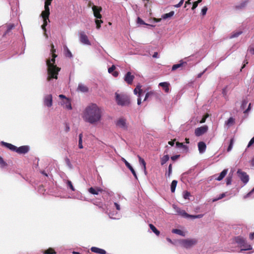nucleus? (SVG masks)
Instances as JSON below:
<instances>
[{"label":"nucleus","mask_w":254,"mask_h":254,"mask_svg":"<svg viewBox=\"0 0 254 254\" xmlns=\"http://www.w3.org/2000/svg\"><path fill=\"white\" fill-rule=\"evenodd\" d=\"M102 111L97 104L91 103L88 105L82 113V118L85 122L96 125L102 119Z\"/></svg>","instance_id":"nucleus-1"},{"label":"nucleus","mask_w":254,"mask_h":254,"mask_svg":"<svg viewBox=\"0 0 254 254\" xmlns=\"http://www.w3.org/2000/svg\"><path fill=\"white\" fill-rule=\"evenodd\" d=\"M57 57L56 54H53L51 60H47V65L48 66L47 80L50 81L52 78L58 79V75L61 68L58 67L55 64V58Z\"/></svg>","instance_id":"nucleus-2"},{"label":"nucleus","mask_w":254,"mask_h":254,"mask_svg":"<svg viewBox=\"0 0 254 254\" xmlns=\"http://www.w3.org/2000/svg\"><path fill=\"white\" fill-rule=\"evenodd\" d=\"M233 240L240 247L242 248L241 252L252 249V246L247 243L246 239L241 236L234 237Z\"/></svg>","instance_id":"nucleus-3"},{"label":"nucleus","mask_w":254,"mask_h":254,"mask_svg":"<svg viewBox=\"0 0 254 254\" xmlns=\"http://www.w3.org/2000/svg\"><path fill=\"white\" fill-rule=\"evenodd\" d=\"M116 101L118 105L124 106H128L130 104V99L128 95L125 94L115 93Z\"/></svg>","instance_id":"nucleus-4"},{"label":"nucleus","mask_w":254,"mask_h":254,"mask_svg":"<svg viewBox=\"0 0 254 254\" xmlns=\"http://www.w3.org/2000/svg\"><path fill=\"white\" fill-rule=\"evenodd\" d=\"M197 240L195 239H183L180 241V244L186 248H190L196 244Z\"/></svg>","instance_id":"nucleus-5"},{"label":"nucleus","mask_w":254,"mask_h":254,"mask_svg":"<svg viewBox=\"0 0 254 254\" xmlns=\"http://www.w3.org/2000/svg\"><path fill=\"white\" fill-rule=\"evenodd\" d=\"M116 126L123 130H127L128 126L127 120L124 118H119L116 122Z\"/></svg>","instance_id":"nucleus-6"},{"label":"nucleus","mask_w":254,"mask_h":254,"mask_svg":"<svg viewBox=\"0 0 254 254\" xmlns=\"http://www.w3.org/2000/svg\"><path fill=\"white\" fill-rule=\"evenodd\" d=\"M237 173L244 184H246L249 182V176L246 172L242 171L241 169H238Z\"/></svg>","instance_id":"nucleus-7"},{"label":"nucleus","mask_w":254,"mask_h":254,"mask_svg":"<svg viewBox=\"0 0 254 254\" xmlns=\"http://www.w3.org/2000/svg\"><path fill=\"white\" fill-rule=\"evenodd\" d=\"M227 172L228 169H224L218 177L216 174L210 177L209 178V181H212L213 179H214L215 180L220 181L226 176Z\"/></svg>","instance_id":"nucleus-8"},{"label":"nucleus","mask_w":254,"mask_h":254,"mask_svg":"<svg viewBox=\"0 0 254 254\" xmlns=\"http://www.w3.org/2000/svg\"><path fill=\"white\" fill-rule=\"evenodd\" d=\"M80 41L84 45H90L91 43L88 40L87 36L85 32L81 31L79 33Z\"/></svg>","instance_id":"nucleus-9"},{"label":"nucleus","mask_w":254,"mask_h":254,"mask_svg":"<svg viewBox=\"0 0 254 254\" xmlns=\"http://www.w3.org/2000/svg\"><path fill=\"white\" fill-rule=\"evenodd\" d=\"M141 85L138 84L136 86V88L134 89L133 92L134 94H138V98H137V104L138 105L141 104V96L142 93V89H141Z\"/></svg>","instance_id":"nucleus-10"},{"label":"nucleus","mask_w":254,"mask_h":254,"mask_svg":"<svg viewBox=\"0 0 254 254\" xmlns=\"http://www.w3.org/2000/svg\"><path fill=\"white\" fill-rule=\"evenodd\" d=\"M208 130V127L206 126H204L197 127L195 129V134L197 136H199L204 134L207 132Z\"/></svg>","instance_id":"nucleus-11"},{"label":"nucleus","mask_w":254,"mask_h":254,"mask_svg":"<svg viewBox=\"0 0 254 254\" xmlns=\"http://www.w3.org/2000/svg\"><path fill=\"white\" fill-rule=\"evenodd\" d=\"M92 10L93 11L94 16L97 19H101L102 18V15L100 14V12L102 10L101 7L93 5L92 6Z\"/></svg>","instance_id":"nucleus-12"},{"label":"nucleus","mask_w":254,"mask_h":254,"mask_svg":"<svg viewBox=\"0 0 254 254\" xmlns=\"http://www.w3.org/2000/svg\"><path fill=\"white\" fill-rule=\"evenodd\" d=\"M44 103L45 105L48 107H50L52 106L53 104V98L51 94H49L45 96L44 99Z\"/></svg>","instance_id":"nucleus-13"},{"label":"nucleus","mask_w":254,"mask_h":254,"mask_svg":"<svg viewBox=\"0 0 254 254\" xmlns=\"http://www.w3.org/2000/svg\"><path fill=\"white\" fill-rule=\"evenodd\" d=\"M173 207L178 214L184 217L188 218L189 214H188L184 210L181 209L175 205H173Z\"/></svg>","instance_id":"nucleus-14"},{"label":"nucleus","mask_w":254,"mask_h":254,"mask_svg":"<svg viewBox=\"0 0 254 254\" xmlns=\"http://www.w3.org/2000/svg\"><path fill=\"white\" fill-rule=\"evenodd\" d=\"M134 78V76L131 75V72H127L125 76L124 80L128 84H131Z\"/></svg>","instance_id":"nucleus-15"},{"label":"nucleus","mask_w":254,"mask_h":254,"mask_svg":"<svg viewBox=\"0 0 254 254\" xmlns=\"http://www.w3.org/2000/svg\"><path fill=\"white\" fill-rule=\"evenodd\" d=\"M29 148L28 146L24 145L19 147H17L15 152L18 154H26L28 152Z\"/></svg>","instance_id":"nucleus-16"},{"label":"nucleus","mask_w":254,"mask_h":254,"mask_svg":"<svg viewBox=\"0 0 254 254\" xmlns=\"http://www.w3.org/2000/svg\"><path fill=\"white\" fill-rule=\"evenodd\" d=\"M103 191V190L99 187H97L96 188L91 187L88 190V191L90 193H91L92 194H96V195L98 194L99 192H101Z\"/></svg>","instance_id":"nucleus-17"},{"label":"nucleus","mask_w":254,"mask_h":254,"mask_svg":"<svg viewBox=\"0 0 254 254\" xmlns=\"http://www.w3.org/2000/svg\"><path fill=\"white\" fill-rule=\"evenodd\" d=\"M198 148L199 153H203L206 149V145L204 142L200 141L198 143Z\"/></svg>","instance_id":"nucleus-18"},{"label":"nucleus","mask_w":254,"mask_h":254,"mask_svg":"<svg viewBox=\"0 0 254 254\" xmlns=\"http://www.w3.org/2000/svg\"><path fill=\"white\" fill-rule=\"evenodd\" d=\"M62 105L68 110L72 109L70 101L68 98L65 99V100H63L62 102Z\"/></svg>","instance_id":"nucleus-19"},{"label":"nucleus","mask_w":254,"mask_h":254,"mask_svg":"<svg viewBox=\"0 0 254 254\" xmlns=\"http://www.w3.org/2000/svg\"><path fill=\"white\" fill-rule=\"evenodd\" d=\"M123 161L124 162L126 166L130 170V171L131 172V173H132L133 175L134 176V177L137 179V175H136V174L134 171V170L133 169V168H132V167L130 165V164L124 158H123Z\"/></svg>","instance_id":"nucleus-20"},{"label":"nucleus","mask_w":254,"mask_h":254,"mask_svg":"<svg viewBox=\"0 0 254 254\" xmlns=\"http://www.w3.org/2000/svg\"><path fill=\"white\" fill-rule=\"evenodd\" d=\"M91 251L92 252L100 254H106V252L103 250L97 247H93L91 248Z\"/></svg>","instance_id":"nucleus-21"},{"label":"nucleus","mask_w":254,"mask_h":254,"mask_svg":"<svg viewBox=\"0 0 254 254\" xmlns=\"http://www.w3.org/2000/svg\"><path fill=\"white\" fill-rule=\"evenodd\" d=\"M2 144L3 145H4L5 147L8 148L10 150L13 151H15V150L16 149V146H14V145H13L11 143L4 142H2Z\"/></svg>","instance_id":"nucleus-22"},{"label":"nucleus","mask_w":254,"mask_h":254,"mask_svg":"<svg viewBox=\"0 0 254 254\" xmlns=\"http://www.w3.org/2000/svg\"><path fill=\"white\" fill-rule=\"evenodd\" d=\"M50 15V8L45 7V10L43 11L41 13V16L43 19L49 18Z\"/></svg>","instance_id":"nucleus-23"},{"label":"nucleus","mask_w":254,"mask_h":254,"mask_svg":"<svg viewBox=\"0 0 254 254\" xmlns=\"http://www.w3.org/2000/svg\"><path fill=\"white\" fill-rule=\"evenodd\" d=\"M169 85L170 84L166 82H161L159 84V86L163 87L166 93L169 92L170 90Z\"/></svg>","instance_id":"nucleus-24"},{"label":"nucleus","mask_w":254,"mask_h":254,"mask_svg":"<svg viewBox=\"0 0 254 254\" xmlns=\"http://www.w3.org/2000/svg\"><path fill=\"white\" fill-rule=\"evenodd\" d=\"M180 62V64H175L173 65V66L172 67V71H174V70H176L177 69L182 67L184 64H187L186 62H184L182 60H181Z\"/></svg>","instance_id":"nucleus-25"},{"label":"nucleus","mask_w":254,"mask_h":254,"mask_svg":"<svg viewBox=\"0 0 254 254\" xmlns=\"http://www.w3.org/2000/svg\"><path fill=\"white\" fill-rule=\"evenodd\" d=\"M137 157L139 159V162L141 165H142L144 172L145 174H146V163H145L144 160L143 158H142L139 155H138Z\"/></svg>","instance_id":"nucleus-26"},{"label":"nucleus","mask_w":254,"mask_h":254,"mask_svg":"<svg viewBox=\"0 0 254 254\" xmlns=\"http://www.w3.org/2000/svg\"><path fill=\"white\" fill-rule=\"evenodd\" d=\"M78 89L82 92H86L88 91V87L82 84L78 85Z\"/></svg>","instance_id":"nucleus-27"},{"label":"nucleus","mask_w":254,"mask_h":254,"mask_svg":"<svg viewBox=\"0 0 254 254\" xmlns=\"http://www.w3.org/2000/svg\"><path fill=\"white\" fill-rule=\"evenodd\" d=\"M149 227L150 229L157 235L159 236L160 235V231L158 230L152 224H149Z\"/></svg>","instance_id":"nucleus-28"},{"label":"nucleus","mask_w":254,"mask_h":254,"mask_svg":"<svg viewBox=\"0 0 254 254\" xmlns=\"http://www.w3.org/2000/svg\"><path fill=\"white\" fill-rule=\"evenodd\" d=\"M174 11H170V12L169 13H165L163 15H162V18L163 19H166L168 18H169V17H171L172 16H173L174 15Z\"/></svg>","instance_id":"nucleus-29"},{"label":"nucleus","mask_w":254,"mask_h":254,"mask_svg":"<svg viewBox=\"0 0 254 254\" xmlns=\"http://www.w3.org/2000/svg\"><path fill=\"white\" fill-rule=\"evenodd\" d=\"M234 123H235V119L232 117H230L228 120V121L225 123V124L229 127L233 126L234 124Z\"/></svg>","instance_id":"nucleus-30"},{"label":"nucleus","mask_w":254,"mask_h":254,"mask_svg":"<svg viewBox=\"0 0 254 254\" xmlns=\"http://www.w3.org/2000/svg\"><path fill=\"white\" fill-rule=\"evenodd\" d=\"M169 159V156L168 155H164L162 158H161V165H164Z\"/></svg>","instance_id":"nucleus-31"},{"label":"nucleus","mask_w":254,"mask_h":254,"mask_svg":"<svg viewBox=\"0 0 254 254\" xmlns=\"http://www.w3.org/2000/svg\"><path fill=\"white\" fill-rule=\"evenodd\" d=\"M248 2V0H245L241 2L240 4L236 6V9H242L244 8Z\"/></svg>","instance_id":"nucleus-32"},{"label":"nucleus","mask_w":254,"mask_h":254,"mask_svg":"<svg viewBox=\"0 0 254 254\" xmlns=\"http://www.w3.org/2000/svg\"><path fill=\"white\" fill-rule=\"evenodd\" d=\"M178 182L176 180H173L172 182L171 185V190L172 192H174L175 191L176 187L177 186Z\"/></svg>","instance_id":"nucleus-33"},{"label":"nucleus","mask_w":254,"mask_h":254,"mask_svg":"<svg viewBox=\"0 0 254 254\" xmlns=\"http://www.w3.org/2000/svg\"><path fill=\"white\" fill-rule=\"evenodd\" d=\"M172 232L182 236H185V235L184 232L180 229H174L172 230Z\"/></svg>","instance_id":"nucleus-34"},{"label":"nucleus","mask_w":254,"mask_h":254,"mask_svg":"<svg viewBox=\"0 0 254 254\" xmlns=\"http://www.w3.org/2000/svg\"><path fill=\"white\" fill-rule=\"evenodd\" d=\"M43 253L44 254H56V252L53 248H50L44 251Z\"/></svg>","instance_id":"nucleus-35"},{"label":"nucleus","mask_w":254,"mask_h":254,"mask_svg":"<svg viewBox=\"0 0 254 254\" xmlns=\"http://www.w3.org/2000/svg\"><path fill=\"white\" fill-rule=\"evenodd\" d=\"M64 49L65 50V56L67 57H68L69 58H71L72 57V55L70 50L67 48L66 46L64 47Z\"/></svg>","instance_id":"nucleus-36"},{"label":"nucleus","mask_w":254,"mask_h":254,"mask_svg":"<svg viewBox=\"0 0 254 254\" xmlns=\"http://www.w3.org/2000/svg\"><path fill=\"white\" fill-rule=\"evenodd\" d=\"M172 172V164H170L168 167V171L166 173L165 176L167 177H170Z\"/></svg>","instance_id":"nucleus-37"},{"label":"nucleus","mask_w":254,"mask_h":254,"mask_svg":"<svg viewBox=\"0 0 254 254\" xmlns=\"http://www.w3.org/2000/svg\"><path fill=\"white\" fill-rule=\"evenodd\" d=\"M82 133H80L79 135V141H78V146L79 148L81 149L83 148V145H82Z\"/></svg>","instance_id":"nucleus-38"},{"label":"nucleus","mask_w":254,"mask_h":254,"mask_svg":"<svg viewBox=\"0 0 254 254\" xmlns=\"http://www.w3.org/2000/svg\"><path fill=\"white\" fill-rule=\"evenodd\" d=\"M234 138H231L230 140V141L229 145L227 148L228 152H229L231 150V149L233 147V144H234Z\"/></svg>","instance_id":"nucleus-39"},{"label":"nucleus","mask_w":254,"mask_h":254,"mask_svg":"<svg viewBox=\"0 0 254 254\" xmlns=\"http://www.w3.org/2000/svg\"><path fill=\"white\" fill-rule=\"evenodd\" d=\"M203 214H198V215H196L189 214L188 218H193V219L200 218H202L203 217Z\"/></svg>","instance_id":"nucleus-40"},{"label":"nucleus","mask_w":254,"mask_h":254,"mask_svg":"<svg viewBox=\"0 0 254 254\" xmlns=\"http://www.w3.org/2000/svg\"><path fill=\"white\" fill-rule=\"evenodd\" d=\"M176 146L177 147H179V148H185V149H188V146L184 145L183 144V143H180L179 142H176Z\"/></svg>","instance_id":"nucleus-41"},{"label":"nucleus","mask_w":254,"mask_h":254,"mask_svg":"<svg viewBox=\"0 0 254 254\" xmlns=\"http://www.w3.org/2000/svg\"><path fill=\"white\" fill-rule=\"evenodd\" d=\"M242 31H239V32H234L230 36V38H236V37H238L239 35H240L241 34H242Z\"/></svg>","instance_id":"nucleus-42"},{"label":"nucleus","mask_w":254,"mask_h":254,"mask_svg":"<svg viewBox=\"0 0 254 254\" xmlns=\"http://www.w3.org/2000/svg\"><path fill=\"white\" fill-rule=\"evenodd\" d=\"M232 181V176H230V175H229L226 178V185L227 186H228V185H230V184H231Z\"/></svg>","instance_id":"nucleus-43"},{"label":"nucleus","mask_w":254,"mask_h":254,"mask_svg":"<svg viewBox=\"0 0 254 254\" xmlns=\"http://www.w3.org/2000/svg\"><path fill=\"white\" fill-rule=\"evenodd\" d=\"M95 23L96 24V28L99 29L101 27V24L103 23V21L101 20L96 19Z\"/></svg>","instance_id":"nucleus-44"},{"label":"nucleus","mask_w":254,"mask_h":254,"mask_svg":"<svg viewBox=\"0 0 254 254\" xmlns=\"http://www.w3.org/2000/svg\"><path fill=\"white\" fill-rule=\"evenodd\" d=\"M67 185L68 186V187H69L70 188V189L72 190V191H74L75 189L72 184V183L69 180H67Z\"/></svg>","instance_id":"nucleus-45"},{"label":"nucleus","mask_w":254,"mask_h":254,"mask_svg":"<svg viewBox=\"0 0 254 254\" xmlns=\"http://www.w3.org/2000/svg\"><path fill=\"white\" fill-rule=\"evenodd\" d=\"M52 0H46L45 2L44 7L49 8V5H51Z\"/></svg>","instance_id":"nucleus-46"},{"label":"nucleus","mask_w":254,"mask_h":254,"mask_svg":"<svg viewBox=\"0 0 254 254\" xmlns=\"http://www.w3.org/2000/svg\"><path fill=\"white\" fill-rule=\"evenodd\" d=\"M226 196V194H225V193H221L219 196L217 198H215L214 199H213V201H217L220 199H222L223 198V197H224L225 196Z\"/></svg>","instance_id":"nucleus-47"},{"label":"nucleus","mask_w":254,"mask_h":254,"mask_svg":"<svg viewBox=\"0 0 254 254\" xmlns=\"http://www.w3.org/2000/svg\"><path fill=\"white\" fill-rule=\"evenodd\" d=\"M137 22L138 24H142V25H147L143 20L140 18V17H138L137 19Z\"/></svg>","instance_id":"nucleus-48"},{"label":"nucleus","mask_w":254,"mask_h":254,"mask_svg":"<svg viewBox=\"0 0 254 254\" xmlns=\"http://www.w3.org/2000/svg\"><path fill=\"white\" fill-rule=\"evenodd\" d=\"M116 69V66L114 65H112L111 67L108 68V72L110 73L113 72L114 70Z\"/></svg>","instance_id":"nucleus-49"},{"label":"nucleus","mask_w":254,"mask_h":254,"mask_svg":"<svg viewBox=\"0 0 254 254\" xmlns=\"http://www.w3.org/2000/svg\"><path fill=\"white\" fill-rule=\"evenodd\" d=\"M0 165L1 167H4L6 165V163L4 161L2 157L0 156Z\"/></svg>","instance_id":"nucleus-50"},{"label":"nucleus","mask_w":254,"mask_h":254,"mask_svg":"<svg viewBox=\"0 0 254 254\" xmlns=\"http://www.w3.org/2000/svg\"><path fill=\"white\" fill-rule=\"evenodd\" d=\"M207 10V7L206 6H204L201 9V14L202 15H205L206 13Z\"/></svg>","instance_id":"nucleus-51"},{"label":"nucleus","mask_w":254,"mask_h":254,"mask_svg":"<svg viewBox=\"0 0 254 254\" xmlns=\"http://www.w3.org/2000/svg\"><path fill=\"white\" fill-rule=\"evenodd\" d=\"M152 94H153V92H147L145 95V97L144 98V101H145L147 100V99L149 98V97Z\"/></svg>","instance_id":"nucleus-52"},{"label":"nucleus","mask_w":254,"mask_h":254,"mask_svg":"<svg viewBox=\"0 0 254 254\" xmlns=\"http://www.w3.org/2000/svg\"><path fill=\"white\" fill-rule=\"evenodd\" d=\"M254 143V136L249 141L247 147L249 148Z\"/></svg>","instance_id":"nucleus-53"},{"label":"nucleus","mask_w":254,"mask_h":254,"mask_svg":"<svg viewBox=\"0 0 254 254\" xmlns=\"http://www.w3.org/2000/svg\"><path fill=\"white\" fill-rule=\"evenodd\" d=\"M180 155H174V156H173L171 157V159L173 160V161H175L176 160H177V159H178L179 157H180Z\"/></svg>","instance_id":"nucleus-54"},{"label":"nucleus","mask_w":254,"mask_h":254,"mask_svg":"<svg viewBox=\"0 0 254 254\" xmlns=\"http://www.w3.org/2000/svg\"><path fill=\"white\" fill-rule=\"evenodd\" d=\"M208 115H206L204 116L201 119V121H200V123H203L205 122L206 119L207 118Z\"/></svg>","instance_id":"nucleus-55"},{"label":"nucleus","mask_w":254,"mask_h":254,"mask_svg":"<svg viewBox=\"0 0 254 254\" xmlns=\"http://www.w3.org/2000/svg\"><path fill=\"white\" fill-rule=\"evenodd\" d=\"M65 162L66 163V164L69 166L70 167H71V163H70V160L68 158H66L65 159Z\"/></svg>","instance_id":"nucleus-56"},{"label":"nucleus","mask_w":254,"mask_h":254,"mask_svg":"<svg viewBox=\"0 0 254 254\" xmlns=\"http://www.w3.org/2000/svg\"><path fill=\"white\" fill-rule=\"evenodd\" d=\"M14 27V25H9L7 27V32H9Z\"/></svg>","instance_id":"nucleus-57"},{"label":"nucleus","mask_w":254,"mask_h":254,"mask_svg":"<svg viewBox=\"0 0 254 254\" xmlns=\"http://www.w3.org/2000/svg\"><path fill=\"white\" fill-rule=\"evenodd\" d=\"M51 52L52 54H55V53L56 52V49L54 48V46L53 44L51 45Z\"/></svg>","instance_id":"nucleus-58"},{"label":"nucleus","mask_w":254,"mask_h":254,"mask_svg":"<svg viewBox=\"0 0 254 254\" xmlns=\"http://www.w3.org/2000/svg\"><path fill=\"white\" fill-rule=\"evenodd\" d=\"M198 4V3H197L196 1L194 2L192 4V9H194L197 6Z\"/></svg>","instance_id":"nucleus-59"},{"label":"nucleus","mask_w":254,"mask_h":254,"mask_svg":"<svg viewBox=\"0 0 254 254\" xmlns=\"http://www.w3.org/2000/svg\"><path fill=\"white\" fill-rule=\"evenodd\" d=\"M114 205H115L117 210H120V209H121L120 206L118 203L115 202Z\"/></svg>","instance_id":"nucleus-60"},{"label":"nucleus","mask_w":254,"mask_h":254,"mask_svg":"<svg viewBox=\"0 0 254 254\" xmlns=\"http://www.w3.org/2000/svg\"><path fill=\"white\" fill-rule=\"evenodd\" d=\"M47 20L49 21V18L43 19V22H43V24H44V26H47V24H48Z\"/></svg>","instance_id":"nucleus-61"},{"label":"nucleus","mask_w":254,"mask_h":254,"mask_svg":"<svg viewBox=\"0 0 254 254\" xmlns=\"http://www.w3.org/2000/svg\"><path fill=\"white\" fill-rule=\"evenodd\" d=\"M183 2H184V0H181L180 1V2L176 5V6L177 7H180V6L183 4Z\"/></svg>","instance_id":"nucleus-62"},{"label":"nucleus","mask_w":254,"mask_h":254,"mask_svg":"<svg viewBox=\"0 0 254 254\" xmlns=\"http://www.w3.org/2000/svg\"><path fill=\"white\" fill-rule=\"evenodd\" d=\"M112 74L114 77H117L119 75V72L117 71H115L112 73Z\"/></svg>","instance_id":"nucleus-63"},{"label":"nucleus","mask_w":254,"mask_h":254,"mask_svg":"<svg viewBox=\"0 0 254 254\" xmlns=\"http://www.w3.org/2000/svg\"><path fill=\"white\" fill-rule=\"evenodd\" d=\"M254 233H252L250 235V239L252 240L254 239Z\"/></svg>","instance_id":"nucleus-64"}]
</instances>
